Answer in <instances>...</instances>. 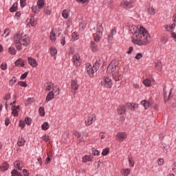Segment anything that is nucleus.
<instances>
[{
	"label": "nucleus",
	"instance_id": "obj_41",
	"mask_svg": "<svg viewBox=\"0 0 176 176\" xmlns=\"http://www.w3.org/2000/svg\"><path fill=\"white\" fill-rule=\"evenodd\" d=\"M8 53H10V54H16V49H14V47H9L8 48Z\"/></svg>",
	"mask_w": 176,
	"mask_h": 176
},
{
	"label": "nucleus",
	"instance_id": "obj_5",
	"mask_svg": "<svg viewBox=\"0 0 176 176\" xmlns=\"http://www.w3.org/2000/svg\"><path fill=\"white\" fill-rule=\"evenodd\" d=\"M102 36V26H100L97 28V31L94 34V38L95 42H100L101 37Z\"/></svg>",
	"mask_w": 176,
	"mask_h": 176
},
{
	"label": "nucleus",
	"instance_id": "obj_47",
	"mask_svg": "<svg viewBox=\"0 0 176 176\" xmlns=\"http://www.w3.org/2000/svg\"><path fill=\"white\" fill-rule=\"evenodd\" d=\"M9 34H10V30L9 29H6L4 30L3 36H4V38H6V36H9Z\"/></svg>",
	"mask_w": 176,
	"mask_h": 176
},
{
	"label": "nucleus",
	"instance_id": "obj_45",
	"mask_svg": "<svg viewBox=\"0 0 176 176\" xmlns=\"http://www.w3.org/2000/svg\"><path fill=\"white\" fill-rule=\"evenodd\" d=\"M17 82V78L16 77H13L10 80V86H13L14 83Z\"/></svg>",
	"mask_w": 176,
	"mask_h": 176
},
{
	"label": "nucleus",
	"instance_id": "obj_26",
	"mask_svg": "<svg viewBox=\"0 0 176 176\" xmlns=\"http://www.w3.org/2000/svg\"><path fill=\"white\" fill-rule=\"evenodd\" d=\"M43 6H45V0H38L37 1V9H43Z\"/></svg>",
	"mask_w": 176,
	"mask_h": 176
},
{
	"label": "nucleus",
	"instance_id": "obj_36",
	"mask_svg": "<svg viewBox=\"0 0 176 176\" xmlns=\"http://www.w3.org/2000/svg\"><path fill=\"white\" fill-rule=\"evenodd\" d=\"M17 10V3H15L12 5V6L10 8V11L11 13H13Z\"/></svg>",
	"mask_w": 176,
	"mask_h": 176
},
{
	"label": "nucleus",
	"instance_id": "obj_22",
	"mask_svg": "<svg viewBox=\"0 0 176 176\" xmlns=\"http://www.w3.org/2000/svg\"><path fill=\"white\" fill-rule=\"evenodd\" d=\"M9 169V164L8 162H4L1 166H0V171H7V170Z\"/></svg>",
	"mask_w": 176,
	"mask_h": 176
},
{
	"label": "nucleus",
	"instance_id": "obj_16",
	"mask_svg": "<svg viewBox=\"0 0 176 176\" xmlns=\"http://www.w3.org/2000/svg\"><path fill=\"white\" fill-rule=\"evenodd\" d=\"M127 109H126V106L121 105L118 108V115H123L126 113Z\"/></svg>",
	"mask_w": 176,
	"mask_h": 176
},
{
	"label": "nucleus",
	"instance_id": "obj_24",
	"mask_svg": "<svg viewBox=\"0 0 176 176\" xmlns=\"http://www.w3.org/2000/svg\"><path fill=\"white\" fill-rule=\"evenodd\" d=\"M71 13V11H69V10H64L62 12V17H63V19H68V17H69V14Z\"/></svg>",
	"mask_w": 176,
	"mask_h": 176
},
{
	"label": "nucleus",
	"instance_id": "obj_23",
	"mask_svg": "<svg viewBox=\"0 0 176 176\" xmlns=\"http://www.w3.org/2000/svg\"><path fill=\"white\" fill-rule=\"evenodd\" d=\"M90 46L92 52H98V46L97 45V44H96V43H94V41H91Z\"/></svg>",
	"mask_w": 176,
	"mask_h": 176
},
{
	"label": "nucleus",
	"instance_id": "obj_17",
	"mask_svg": "<svg viewBox=\"0 0 176 176\" xmlns=\"http://www.w3.org/2000/svg\"><path fill=\"white\" fill-rule=\"evenodd\" d=\"M54 98V92L53 91H51L48 93L47 95L46 99H45V102H49V101H52Z\"/></svg>",
	"mask_w": 176,
	"mask_h": 176
},
{
	"label": "nucleus",
	"instance_id": "obj_12",
	"mask_svg": "<svg viewBox=\"0 0 176 176\" xmlns=\"http://www.w3.org/2000/svg\"><path fill=\"white\" fill-rule=\"evenodd\" d=\"M121 6L124 8V9H130V8H133L134 5H133L131 2L127 1L126 0H123L121 2Z\"/></svg>",
	"mask_w": 176,
	"mask_h": 176
},
{
	"label": "nucleus",
	"instance_id": "obj_40",
	"mask_svg": "<svg viewBox=\"0 0 176 176\" xmlns=\"http://www.w3.org/2000/svg\"><path fill=\"white\" fill-rule=\"evenodd\" d=\"M72 38L73 41H78V39H79V36L78 35V33L74 32L72 34Z\"/></svg>",
	"mask_w": 176,
	"mask_h": 176
},
{
	"label": "nucleus",
	"instance_id": "obj_39",
	"mask_svg": "<svg viewBox=\"0 0 176 176\" xmlns=\"http://www.w3.org/2000/svg\"><path fill=\"white\" fill-rule=\"evenodd\" d=\"M42 140L43 141H45V142H50V137H49L47 135H44L42 137Z\"/></svg>",
	"mask_w": 176,
	"mask_h": 176
},
{
	"label": "nucleus",
	"instance_id": "obj_28",
	"mask_svg": "<svg viewBox=\"0 0 176 176\" xmlns=\"http://www.w3.org/2000/svg\"><path fill=\"white\" fill-rule=\"evenodd\" d=\"M50 53L51 55L54 56V60H56V54H57V49H56L54 47H52L50 48Z\"/></svg>",
	"mask_w": 176,
	"mask_h": 176
},
{
	"label": "nucleus",
	"instance_id": "obj_19",
	"mask_svg": "<svg viewBox=\"0 0 176 176\" xmlns=\"http://www.w3.org/2000/svg\"><path fill=\"white\" fill-rule=\"evenodd\" d=\"M44 86L45 87L46 91H50V90H52V89L54 87V84H53L52 82H47L45 84Z\"/></svg>",
	"mask_w": 176,
	"mask_h": 176
},
{
	"label": "nucleus",
	"instance_id": "obj_30",
	"mask_svg": "<svg viewBox=\"0 0 176 176\" xmlns=\"http://www.w3.org/2000/svg\"><path fill=\"white\" fill-rule=\"evenodd\" d=\"M17 145L19 146H24V145H25V140L23 138H19L17 142Z\"/></svg>",
	"mask_w": 176,
	"mask_h": 176
},
{
	"label": "nucleus",
	"instance_id": "obj_53",
	"mask_svg": "<svg viewBox=\"0 0 176 176\" xmlns=\"http://www.w3.org/2000/svg\"><path fill=\"white\" fill-rule=\"evenodd\" d=\"M157 164H158V166H163V164H164V160L159 159L157 160Z\"/></svg>",
	"mask_w": 176,
	"mask_h": 176
},
{
	"label": "nucleus",
	"instance_id": "obj_38",
	"mask_svg": "<svg viewBox=\"0 0 176 176\" xmlns=\"http://www.w3.org/2000/svg\"><path fill=\"white\" fill-rule=\"evenodd\" d=\"M44 13L47 14V16H50V14H52V10H50V8L45 7L44 8Z\"/></svg>",
	"mask_w": 176,
	"mask_h": 176
},
{
	"label": "nucleus",
	"instance_id": "obj_54",
	"mask_svg": "<svg viewBox=\"0 0 176 176\" xmlns=\"http://www.w3.org/2000/svg\"><path fill=\"white\" fill-rule=\"evenodd\" d=\"M1 69H3V71H5V69H8V65L6 63H2L1 65Z\"/></svg>",
	"mask_w": 176,
	"mask_h": 176
},
{
	"label": "nucleus",
	"instance_id": "obj_51",
	"mask_svg": "<svg viewBox=\"0 0 176 176\" xmlns=\"http://www.w3.org/2000/svg\"><path fill=\"white\" fill-rule=\"evenodd\" d=\"M19 86H21V87H27V82L24 81H20L19 82Z\"/></svg>",
	"mask_w": 176,
	"mask_h": 176
},
{
	"label": "nucleus",
	"instance_id": "obj_4",
	"mask_svg": "<svg viewBox=\"0 0 176 176\" xmlns=\"http://www.w3.org/2000/svg\"><path fill=\"white\" fill-rule=\"evenodd\" d=\"M117 68H118V69H119V60H113L108 65L107 72L109 74H112V72H115V71H116Z\"/></svg>",
	"mask_w": 176,
	"mask_h": 176
},
{
	"label": "nucleus",
	"instance_id": "obj_13",
	"mask_svg": "<svg viewBox=\"0 0 176 176\" xmlns=\"http://www.w3.org/2000/svg\"><path fill=\"white\" fill-rule=\"evenodd\" d=\"M126 107L130 111H137L138 109V104L135 103H127Z\"/></svg>",
	"mask_w": 176,
	"mask_h": 176
},
{
	"label": "nucleus",
	"instance_id": "obj_32",
	"mask_svg": "<svg viewBox=\"0 0 176 176\" xmlns=\"http://www.w3.org/2000/svg\"><path fill=\"white\" fill-rule=\"evenodd\" d=\"M143 84L144 86H146V87H150V86L152 85L151 81L149 79H145L143 80Z\"/></svg>",
	"mask_w": 176,
	"mask_h": 176
},
{
	"label": "nucleus",
	"instance_id": "obj_61",
	"mask_svg": "<svg viewBox=\"0 0 176 176\" xmlns=\"http://www.w3.org/2000/svg\"><path fill=\"white\" fill-rule=\"evenodd\" d=\"M19 126L21 127V129H24V127H25V124L23 122V121H20Z\"/></svg>",
	"mask_w": 176,
	"mask_h": 176
},
{
	"label": "nucleus",
	"instance_id": "obj_56",
	"mask_svg": "<svg viewBox=\"0 0 176 176\" xmlns=\"http://www.w3.org/2000/svg\"><path fill=\"white\" fill-rule=\"evenodd\" d=\"M25 122L26 123V124H28V126H30V124H31V118H26L25 119Z\"/></svg>",
	"mask_w": 176,
	"mask_h": 176
},
{
	"label": "nucleus",
	"instance_id": "obj_7",
	"mask_svg": "<svg viewBox=\"0 0 176 176\" xmlns=\"http://www.w3.org/2000/svg\"><path fill=\"white\" fill-rule=\"evenodd\" d=\"M85 71L88 74L89 76L91 78L94 74V71H97V69L94 67H91V64L86 63L85 65Z\"/></svg>",
	"mask_w": 176,
	"mask_h": 176
},
{
	"label": "nucleus",
	"instance_id": "obj_64",
	"mask_svg": "<svg viewBox=\"0 0 176 176\" xmlns=\"http://www.w3.org/2000/svg\"><path fill=\"white\" fill-rule=\"evenodd\" d=\"M74 135L75 137H77V138H80V136H81L80 132H77V131L75 132Z\"/></svg>",
	"mask_w": 176,
	"mask_h": 176
},
{
	"label": "nucleus",
	"instance_id": "obj_25",
	"mask_svg": "<svg viewBox=\"0 0 176 176\" xmlns=\"http://www.w3.org/2000/svg\"><path fill=\"white\" fill-rule=\"evenodd\" d=\"M14 166L15 167V168H17L18 170H21V168H23V162H20V161H16L14 163Z\"/></svg>",
	"mask_w": 176,
	"mask_h": 176
},
{
	"label": "nucleus",
	"instance_id": "obj_2",
	"mask_svg": "<svg viewBox=\"0 0 176 176\" xmlns=\"http://www.w3.org/2000/svg\"><path fill=\"white\" fill-rule=\"evenodd\" d=\"M14 43L17 50H21L22 46L27 47L30 45V38L27 34L16 33L14 36Z\"/></svg>",
	"mask_w": 176,
	"mask_h": 176
},
{
	"label": "nucleus",
	"instance_id": "obj_59",
	"mask_svg": "<svg viewBox=\"0 0 176 176\" xmlns=\"http://www.w3.org/2000/svg\"><path fill=\"white\" fill-rule=\"evenodd\" d=\"M23 174L24 176H29L30 173H28V170L27 169H23Z\"/></svg>",
	"mask_w": 176,
	"mask_h": 176
},
{
	"label": "nucleus",
	"instance_id": "obj_57",
	"mask_svg": "<svg viewBox=\"0 0 176 176\" xmlns=\"http://www.w3.org/2000/svg\"><path fill=\"white\" fill-rule=\"evenodd\" d=\"M21 16V13L20 12H17L16 14H15V19H16L17 20H19V19H20V16Z\"/></svg>",
	"mask_w": 176,
	"mask_h": 176
},
{
	"label": "nucleus",
	"instance_id": "obj_29",
	"mask_svg": "<svg viewBox=\"0 0 176 176\" xmlns=\"http://www.w3.org/2000/svg\"><path fill=\"white\" fill-rule=\"evenodd\" d=\"M50 38L52 42H56V32H54V30L51 31Z\"/></svg>",
	"mask_w": 176,
	"mask_h": 176
},
{
	"label": "nucleus",
	"instance_id": "obj_20",
	"mask_svg": "<svg viewBox=\"0 0 176 176\" xmlns=\"http://www.w3.org/2000/svg\"><path fill=\"white\" fill-rule=\"evenodd\" d=\"M87 162H93V157L91 155H85L82 157V163H87Z\"/></svg>",
	"mask_w": 176,
	"mask_h": 176
},
{
	"label": "nucleus",
	"instance_id": "obj_60",
	"mask_svg": "<svg viewBox=\"0 0 176 176\" xmlns=\"http://www.w3.org/2000/svg\"><path fill=\"white\" fill-rule=\"evenodd\" d=\"M20 3L21 8H24L25 6V0H20Z\"/></svg>",
	"mask_w": 176,
	"mask_h": 176
},
{
	"label": "nucleus",
	"instance_id": "obj_10",
	"mask_svg": "<svg viewBox=\"0 0 176 176\" xmlns=\"http://www.w3.org/2000/svg\"><path fill=\"white\" fill-rule=\"evenodd\" d=\"M72 91L74 94H76L78 89H79V85L78 84V80H73L71 82Z\"/></svg>",
	"mask_w": 176,
	"mask_h": 176
},
{
	"label": "nucleus",
	"instance_id": "obj_48",
	"mask_svg": "<svg viewBox=\"0 0 176 176\" xmlns=\"http://www.w3.org/2000/svg\"><path fill=\"white\" fill-rule=\"evenodd\" d=\"M39 114L41 116H45V109L43 107H40L38 109Z\"/></svg>",
	"mask_w": 176,
	"mask_h": 176
},
{
	"label": "nucleus",
	"instance_id": "obj_27",
	"mask_svg": "<svg viewBox=\"0 0 176 176\" xmlns=\"http://www.w3.org/2000/svg\"><path fill=\"white\" fill-rule=\"evenodd\" d=\"M30 24L32 27H35L37 24L36 19H35V16H31L30 19Z\"/></svg>",
	"mask_w": 176,
	"mask_h": 176
},
{
	"label": "nucleus",
	"instance_id": "obj_42",
	"mask_svg": "<svg viewBox=\"0 0 176 176\" xmlns=\"http://www.w3.org/2000/svg\"><path fill=\"white\" fill-rule=\"evenodd\" d=\"M92 154L94 156H100V151L96 148H92Z\"/></svg>",
	"mask_w": 176,
	"mask_h": 176
},
{
	"label": "nucleus",
	"instance_id": "obj_55",
	"mask_svg": "<svg viewBox=\"0 0 176 176\" xmlns=\"http://www.w3.org/2000/svg\"><path fill=\"white\" fill-rule=\"evenodd\" d=\"M27 76H28V72H26L25 73H24L21 76V80L25 79Z\"/></svg>",
	"mask_w": 176,
	"mask_h": 176
},
{
	"label": "nucleus",
	"instance_id": "obj_50",
	"mask_svg": "<svg viewBox=\"0 0 176 176\" xmlns=\"http://www.w3.org/2000/svg\"><path fill=\"white\" fill-rule=\"evenodd\" d=\"M164 28H165L166 31H168L169 32H173V29H171V26L170 25H166L164 26Z\"/></svg>",
	"mask_w": 176,
	"mask_h": 176
},
{
	"label": "nucleus",
	"instance_id": "obj_58",
	"mask_svg": "<svg viewBox=\"0 0 176 176\" xmlns=\"http://www.w3.org/2000/svg\"><path fill=\"white\" fill-rule=\"evenodd\" d=\"M135 58H136V60H140V58H142V54L138 53Z\"/></svg>",
	"mask_w": 176,
	"mask_h": 176
},
{
	"label": "nucleus",
	"instance_id": "obj_21",
	"mask_svg": "<svg viewBox=\"0 0 176 176\" xmlns=\"http://www.w3.org/2000/svg\"><path fill=\"white\" fill-rule=\"evenodd\" d=\"M130 173H131V170L129 168H122L120 171L121 175L123 176H128Z\"/></svg>",
	"mask_w": 176,
	"mask_h": 176
},
{
	"label": "nucleus",
	"instance_id": "obj_62",
	"mask_svg": "<svg viewBox=\"0 0 176 176\" xmlns=\"http://www.w3.org/2000/svg\"><path fill=\"white\" fill-rule=\"evenodd\" d=\"M112 39H113V34L111 33H109L108 35V40L109 41H112Z\"/></svg>",
	"mask_w": 176,
	"mask_h": 176
},
{
	"label": "nucleus",
	"instance_id": "obj_34",
	"mask_svg": "<svg viewBox=\"0 0 176 176\" xmlns=\"http://www.w3.org/2000/svg\"><path fill=\"white\" fill-rule=\"evenodd\" d=\"M41 129L42 130H49V123L47 122H45L42 125H41Z\"/></svg>",
	"mask_w": 176,
	"mask_h": 176
},
{
	"label": "nucleus",
	"instance_id": "obj_6",
	"mask_svg": "<svg viewBox=\"0 0 176 176\" xmlns=\"http://www.w3.org/2000/svg\"><path fill=\"white\" fill-rule=\"evenodd\" d=\"M72 61L75 67L80 66V64H82V59H80V55H79V54H75L72 58Z\"/></svg>",
	"mask_w": 176,
	"mask_h": 176
},
{
	"label": "nucleus",
	"instance_id": "obj_33",
	"mask_svg": "<svg viewBox=\"0 0 176 176\" xmlns=\"http://www.w3.org/2000/svg\"><path fill=\"white\" fill-rule=\"evenodd\" d=\"M142 105L144 107V109H148L149 108V102L147 100H143L142 101Z\"/></svg>",
	"mask_w": 176,
	"mask_h": 176
},
{
	"label": "nucleus",
	"instance_id": "obj_18",
	"mask_svg": "<svg viewBox=\"0 0 176 176\" xmlns=\"http://www.w3.org/2000/svg\"><path fill=\"white\" fill-rule=\"evenodd\" d=\"M102 8H109V9L113 8V1H104Z\"/></svg>",
	"mask_w": 176,
	"mask_h": 176
},
{
	"label": "nucleus",
	"instance_id": "obj_1",
	"mask_svg": "<svg viewBox=\"0 0 176 176\" xmlns=\"http://www.w3.org/2000/svg\"><path fill=\"white\" fill-rule=\"evenodd\" d=\"M129 30L133 34L132 42L138 46H146L149 43V33L144 27L136 25H129Z\"/></svg>",
	"mask_w": 176,
	"mask_h": 176
},
{
	"label": "nucleus",
	"instance_id": "obj_52",
	"mask_svg": "<svg viewBox=\"0 0 176 176\" xmlns=\"http://www.w3.org/2000/svg\"><path fill=\"white\" fill-rule=\"evenodd\" d=\"M173 173L176 174V162H174L171 166Z\"/></svg>",
	"mask_w": 176,
	"mask_h": 176
},
{
	"label": "nucleus",
	"instance_id": "obj_15",
	"mask_svg": "<svg viewBox=\"0 0 176 176\" xmlns=\"http://www.w3.org/2000/svg\"><path fill=\"white\" fill-rule=\"evenodd\" d=\"M12 114L13 115V116H18L19 111H20V106H12Z\"/></svg>",
	"mask_w": 176,
	"mask_h": 176
},
{
	"label": "nucleus",
	"instance_id": "obj_63",
	"mask_svg": "<svg viewBox=\"0 0 176 176\" xmlns=\"http://www.w3.org/2000/svg\"><path fill=\"white\" fill-rule=\"evenodd\" d=\"M5 124L6 126H9V124H10V120H9V118H6Z\"/></svg>",
	"mask_w": 176,
	"mask_h": 176
},
{
	"label": "nucleus",
	"instance_id": "obj_31",
	"mask_svg": "<svg viewBox=\"0 0 176 176\" xmlns=\"http://www.w3.org/2000/svg\"><path fill=\"white\" fill-rule=\"evenodd\" d=\"M15 65L16 67H24V60L19 58L15 62Z\"/></svg>",
	"mask_w": 176,
	"mask_h": 176
},
{
	"label": "nucleus",
	"instance_id": "obj_14",
	"mask_svg": "<svg viewBox=\"0 0 176 176\" xmlns=\"http://www.w3.org/2000/svg\"><path fill=\"white\" fill-rule=\"evenodd\" d=\"M28 61L30 65H31L34 68H35L36 67H38V62H36V60H35L31 57H28Z\"/></svg>",
	"mask_w": 176,
	"mask_h": 176
},
{
	"label": "nucleus",
	"instance_id": "obj_43",
	"mask_svg": "<svg viewBox=\"0 0 176 176\" xmlns=\"http://www.w3.org/2000/svg\"><path fill=\"white\" fill-rule=\"evenodd\" d=\"M109 153V148H106L103 149L102 152V156H107V155H108Z\"/></svg>",
	"mask_w": 176,
	"mask_h": 176
},
{
	"label": "nucleus",
	"instance_id": "obj_8",
	"mask_svg": "<svg viewBox=\"0 0 176 176\" xmlns=\"http://www.w3.org/2000/svg\"><path fill=\"white\" fill-rule=\"evenodd\" d=\"M127 138V133L126 132H118L116 135V140L118 142H123Z\"/></svg>",
	"mask_w": 176,
	"mask_h": 176
},
{
	"label": "nucleus",
	"instance_id": "obj_44",
	"mask_svg": "<svg viewBox=\"0 0 176 176\" xmlns=\"http://www.w3.org/2000/svg\"><path fill=\"white\" fill-rule=\"evenodd\" d=\"M12 176H21V174L19 173L16 169L12 171Z\"/></svg>",
	"mask_w": 176,
	"mask_h": 176
},
{
	"label": "nucleus",
	"instance_id": "obj_49",
	"mask_svg": "<svg viewBox=\"0 0 176 176\" xmlns=\"http://www.w3.org/2000/svg\"><path fill=\"white\" fill-rule=\"evenodd\" d=\"M34 101H35V100L32 98H28V100L26 101V105H30V104H32V102H34Z\"/></svg>",
	"mask_w": 176,
	"mask_h": 176
},
{
	"label": "nucleus",
	"instance_id": "obj_46",
	"mask_svg": "<svg viewBox=\"0 0 176 176\" xmlns=\"http://www.w3.org/2000/svg\"><path fill=\"white\" fill-rule=\"evenodd\" d=\"M148 12L149 14H155V8H153V7H149L148 9Z\"/></svg>",
	"mask_w": 176,
	"mask_h": 176
},
{
	"label": "nucleus",
	"instance_id": "obj_9",
	"mask_svg": "<svg viewBox=\"0 0 176 176\" xmlns=\"http://www.w3.org/2000/svg\"><path fill=\"white\" fill-rule=\"evenodd\" d=\"M112 78L115 82H119V80H122L123 78V74H122V72L117 70L114 73L112 74Z\"/></svg>",
	"mask_w": 176,
	"mask_h": 176
},
{
	"label": "nucleus",
	"instance_id": "obj_11",
	"mask_svg": "<svg viewBox=\"0 0 176 176\" xmlns=\"http://www.w3.org/2000/svg\"><path fill=\"white\" fill-rule=\"evenodd\" d=\"M96 121V116L91 115L88 117L87 120H85V126H91L93 124V122Z\"/></svg>",
	"mask_w": 176,
	"mask_h": 176
},
{
	"label": "nucleus",
	"instance_id": "obj_3",
	"mask_svg": "<svg viewBox=\"0 0 176 176\" xmlns=\"http://www.w3.org/2000/svg\"><path fill=\"white\" fill-rule=\"evenodd\" d=\"M100 85L104 89H111L113 85V82L110 77H103L100 81Z\"/></svg>",
	"mask_w": 176,
	"mask_h": 176
},
{
	"label": "nucleus",
	"instance_id": "obj_35",
	"mask_svg": "<svg viewBox=\"0 0 176 176\" xmlns=\"http://www.w3.org/2000/svg\"><path fill=\"white\" fill-rule=\"evenodd\" d=\"M128 161H129V166L131 167H134V160H133V157L131 156H129L128 157Z\"/></svg>",
	"mask_w": 176,
	"mask_h": 176
},
{
	"label": "nucleus",
	"instance_id": "obj_37",
	"mask_svg": "<svg viewBox=\"0 0 176 176\" xmlns=\"http://www.w3.org/2000/svg\"><path fill=\"white\" fill-rule=\"evenodd\" d=\"M52 91L54 94V93H56V96H58L60 94V88H58V87L55 86L54 87H52Z\"/></svg>",
	"mask_w": 176,
	"mask_h": 176
}]
</instances>
